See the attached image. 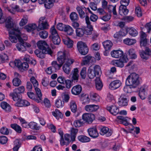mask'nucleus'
<instances>
[{"label":"nucleus","instance_id":"nucleus-1","mask_svg":"<svg viewBox=\"0 0 151 151\" xmlns=\"http://www.w3.org/2000/svg\"><path fill=\"white\" fill-rule=\"evenodd\" d=\"M6 26L9 31V39L12 43H16L18 40L19 42H22L23 35L20 32L18 27H13V20L11 17L7 19L6 21Z\"/></svg>","mask_w":151,"mask_h":151},{"label":"nucleus","instance_id":"nucleus-2","mask_svg":"<svg viewBox=\"0 0 151 151\" xmlns=\"http://www.w3.org/2000/svg\"><path fill=\"white\" fill-rule=\"evenodd\" d=\"M141 78L135 73H132L127 78L126 83L128 86L135 88L140 83Z\"/></svg>","mask_w":151,"mask_h":151},{"label":"nucleus","instance_id":"nucleus-3","mask_svg":"<svg viewBox=\"0 0 151 151\" xmlns=\"http://www.w3.org/2000/svg\"><path fill=\"white\" fill-rule=\"evenodd\" d=\"M101 74V70L100 66L99 65L91 66L88 70L87 74L89 78L92 79L94 78H99Z\"/></svg>","mask_w":151,"mask_h":151},{"label":"nucleus","instance_id":"nucleus-4","mask_svg":"<svg viewBox=\"0 0 151 151\" xmlns=\"http://www.w3.org/2000/svg\"><path fill=\"white\" fill-rule=\"evenodd\" d=\"M69 55L65 50L60 51L58 52L57 55V60L58 63L61 64L64 63L68 59H71L69 58Z\"/></svg>","mask_w":151,"mask_h":151},{"label":"nucleus","instance_id":"nucleus-5","mask_svg":"<svg viewBox=\"0 0 151 151\" xmlns=\"http://www.w3.org/2000/svg\"><path fill=\"white\" fill-rule=\"evenodd\" d=\"M27 40V36L26 35H24L23 38L22 40V42H19V43H17L16 45V47L19 51H24L26 50V47H31V45L29 43L24 41Z\"/></svg>","mask_w":151,"mask_h":151},{"label":"nucleus","instance_id":"nucleus-6","mask_svg":"<svg viewBox=\"0 0 151 151\" xmlns=\"http://www.w3.org/2000/svg\"><path fill=\"white\" fill-rule=\"evenodd\" d=\"M128 60L127 56L124 55L119 60H112L111 63L113 65L122 68L124 67V64L127 63Z\"/></svg>","mask_w":151,"mask_h":151},{"label":"nucleus","instance_id":"nucleus-7","mask_svg":"<svg viewBox=\"0 0 151 151\" xmlns=\"http://www.w3.org/2000/svg\"><path fill=\"white\" fill-rule=\"evenodd\" d=\"M52 51L51 49L49 47L42 50H36L35 51V53L37 57L41 58H44L45 57V55L47 54L52 56Z\"/></svg>","mask_w":151,"mask_h":151},{"label":"nucleus","instance_id":"nucleus-8","mask_svg":"<svg viewBox=\"0 0 151 151\" xmlns=\"http://www.w3.org/2000/svg\"><path fill=\"white\" fill-rule=\"evenodd\" d=\"M48 25L45 17H41L39 19L37 30L40 31L48 28Z\"/></svg>","mask_w":151,"mask_h":151},{"label":"nucleus","instance_id":"nucleus-9","mask_svg":"<svg viewBox=\"0 0 151 151\" xmlns=\"http://www.w3.org/2000/svg\"><path fill=\"white\" fill-rule=\"evenodd\" d=\"M77 47L79 52L82 55H85L88 52V48L86 45L82 41L77 42Z\"/></svg>","mask_w":151,"mask_h":151},{"label":"nucleus","instance_id":"nucleus-10","mask_svg":"<svg viewBox=\"0 0 151 151\" xmlns=\"http://www.w3.org/2000/svg\"><path fill=\"white\" fill-rule=\"evenodd\" d=\"M4 8L9 12L12 14H14L16 12H26V9L25 8H20L19 6L12 5L10 6V8H9L6 6H4Z\"/></svg>","mask_w":151,"mask_h":151},{"label":"nucleus","instance_id":"nucleus-11","mask_svg":"<svg viewBox=\"0 0 151 151\" xmlns=\"http://www.w3.org/2000/svg\"><path fill=\"white\" fill-rule=\"evenodd\" d=\"M74 62L73 59H68L64 63L63 69L64 72L67 74H69L70 72V66Z\"/></svg>","mask_w":151,"mask_h":151},{"label":"nucleus","instance_id":"nucleus-12","mask_svg":"<svg viewBox=\"0 0 151 151\" xmlns=\"http://www.w3.org/2000/svg\"><path fill=\"white\" fill-rule=\"evenodd\" d=\"M85 21L87 24V27H83L85 34L87 35H89L91 33L93 30V27L90 24L88 16H86L85 17Z\"/></svg>","mask_w":151,"mask_h":151},{"label":"nucleus","instance_id":"nucleus-13","mask_svg":"<svg viewBox=\"0 0 151 151\" xmlns=\"http://www.w3.org/2000/svg\"><path fill=\"white\" fill-rule=\"evenodd\" d=\"M95 118V115L92 114L85 113L82 116V119L83 121L88 123H91Z\"/></svg>","mask_w":151,"mask_h":151},{"label":"nucleus","instance_id":"nucleus-14","mask_svg":"<svg viewBox=\"0 0 151 151\" xmlns=\"http://www.w3.org/2000/svg\"><path fill=\"white\" fill-rule=\"evenodd\" d=\"M139 55L141 58L143 60H147L149 56L151 54L150 50L148 47L145 49V51L143 50H141L139 52Z\"/></svg>","mask_w":151,"mask_h":151},{"label":"nucleus","instance_id":"nucleus-15","mask_svg":"<svg viewBox=\"0 0 151 151\" xmlns=\"http://www.w3.org/2000/svg\"><path fill=\"white\" fill-rule=\"evenodd\" d=\"M118 103L119 105L121 106H127L128 101L127 96L124 94H122L119 98Z\"/></svg>","mask_w":151,"mask_h":151},{"label":"nucleus","instance_id":"nucleus-16","mask_svg":"<svg viewBox=\"0 0 151 151\" xmlns=\"http://www.w3.org/2000/svg\"><path fill=\"white\" fill-rule=\"evenodd\" d=\"M100 133L102 135L106 134V136H110L112 134V132L111 129L106 127H101L100 128Z\"/></svg>","mask_w":151,"mask_h":151},{"label":"nucleus","instance_id":"nucleus-17","mask_svg":"<svg viewBox=\"0 0 151 151\" xmlns=\"http://www.w3.org/2000/svg\"><path fill=\"white\" fill-rule=\"evenodd\" d=\"M148 90L147 87L145 86H142L139 93V96L142 100H144L146 98V94Z\"/></svg>","mask_w":151,"mask_h":151},{"label":"nucleus","instance_id":"nucleus-18","mask_svg":"<svg viewBox=\"0 0 151 151\" xmlns=\"http://www.w3.org/2000/svg\"><path fill=\"white\" fill-rule=\"evenodd\" d=\"M78 70L77 68H74L72 71L70 76L73 81L77 82L79 78Z\"/></svg>","mask_w":151,"mask_h":151},{"label":"nucleus","instance_id":"nucleus-19","mask_svg":"<svg viewBox=\"0 0 151 151\" xmlns=\"http://www.w3.org/2000/svg\"><path fill=\"white\" fill-rule=\"evenodd\" d=\"M82 88L81 86L79 85H77L73 86L71 90L72 94L74 95H78L81 92Z\"/></svg>","mask_w":151,"mask_h":151},{"label":"nucleus","instance_id":"nucleus-20","mask_svg":"<svg viewBox=\"0 0 151 151\" xmlns=\"http://www.w3.org/2000/svg\"><path fill=\"white\" fill-rule=\"evenodd\" d=\"M123 54V52L121 50H113L111 52V56L115 58L122 57L124 55Z\"/></svg>","mask_w":151,"mask_h":151},{"label":"nucleus","instance_id":"nucleus-21","mask_svg":"<svg viewBox=\"0 0 151 151\" xmlns=\"http://www.w3.org/2000/svg\"><path fill=\"white\" fill-rule=\"evenodd\" d=\"M99 107V106L98 105L91 104L86 105L85 107V109L87 112H92L97 111Z\"/></svg>","mask_w":151,"mask_h":151},{"label":"nucleus","instance_id":"nucleus-22","mask_svg":"<svg viewBox=\"0 0 151 151\" xmlns=\"http://www.w3.org/2000/svg\"><path fill=\"white\" fill-rule=\"evenodd\" d=\"M122 83L119 80H116L112 82L109 85V88L112 90L118 88L121 85Z\"/></svg>","mask_w":151,"mask_h":151},{"label":"nucleus","instance_id":"nucleus-23","mask_svg":"<svg viewBox=\"0 0 151 151\" xmlns=\"http://www.w3.org/2000/svg\"><path fill=\"white\" fill-rule=\"evenodd\" d=\"M106 109L111 114L114 115L117 114L119 112L118 108L115 105L107 106Z\"/></svg>","mask_w":151,"mask_h":151},{"label":"nucleus","instance_id":"nucleus-24","mask_svg":"<svg viewBox=\"0 0 151 151\" xmlns=\"http://www.w3.org/2000/svg\"><path fill=\"white\" fill-rule=\"evenodd\" d=\"M15 106L19 107L27 106L30 105V103L27 100H22L20 98L17 101Z\"/></svg>","mask_w":151,"mask_h":151},{"label":"nucleus","instance_id":"nucleus-25","mask_svg":"<svg viewBox=\"0 0 151 151\" xmlns=\"http://www.w3.org/2000/svg\"><path fill=\"white\" fill-rule=\"evenodd\" d=\"M94 60L93 57L89 55H88L83 59L81 65H83L90 63H91Z\"/></svg>","mask_w":151,"mask_h":151},{"label":"nucleus","instance_id":"nucleus-26","mask_svg":"<svg viewBox=\"0 0 151 151\" xmlns=\"http://www.w3.org/2000/svg\"><path fill=\"white\" fill-rule=\"evenodd\" d=\"M37 26L36 24L32 23L26 25L24 27V29H25L28 32H32L37 29Z\"/></svg>","mask_w":151,"mask_h":151},{"label":"nucleus","instance_id":"nucleus-27","mask_svg":"<svg viewBox=\"0 0 151 151\" xmlns=\"http://www.w3.org/2000/svg\"><path fill=\"white\" fill-rule=\"evenodd\" d=\"M127 32L125 30L122 29L119 31L116 32L114 35V37L116 39H118L122 37L125 36Z\"/></svg>","mask_w":151,"mask_h":151},{"label":"nucleus","instance_id":"nucleus-28","mask_svg":"<svg viewBox=\"0 0 151 151\" xmlns=\"http://www.w3.org/2000/svg\"><path fill=\"white\" fill-rule=\"evenodd\" d=\"M88 132L89 135L91 137L96 138L98 136L99 133L95 128H89L88 130Z\"/></svg>","mask_w":151,"mask_h":151},{"label":"nucleus","instance_id":"nucleus-29","mask_svg":"<svg viewBox=\"0 0 151 151\" xmlns=\"http://www.w3.org/2000/svg\"><path fill=\"white\" fill-rule=\"evenodd\" d=\"M127 54L130 58L132 59H135L137 57L134 49L132 48L127 51Z\"/></svg>","mask_w":151,"mask_h":151},{"label":"nucleus","instance_id":"nucleus-30","mask_svg":"<svg viewBox=\"0 0 151 151\" xmlns=\"http://www.w3.org/2000/svg\"><path fill=\"white\" fill-rule=\"evenodd\" d=\"M78 131L77 129L71 128L70 129L71 134V141L74 142L75 141L76 138Z\"/></svg>","mask_w":151,"mask_h":151},{"label":"nucleus","instance_id":"nucleus-31","mask_svg":"<svg viewBox=\"0 0 151 151\" xmlns=\"http://www.w3.org/2000/svg\"><path fill=\"white\" fill-rule=\"evenodd\" d=\"M126 31L132 37H136L138 35L137 31L133 27H127L126 28Z\"/></svg>","mask_w":151,"mask_h":151},{"label":"nucleus","instance_id":"nucleus-32","mask_svg":"<svg viewBox=\"0 0 151 151\" xmlns=\"http://www.w3.org/2000/svg\"><path fill=\"white\" fill-rule=\"evenodd\" d=\"M81 99L83 104H88L90 101L88 95L87 94H82L81 96Z\"/></svg>","mask_w":151,"mask_h":151},{"label":"nucleus","instance_id":"nucleus-33","mask_svg":"<svg viewBox=\"0 0 151 151\" xmlns=\"http://www.w3.org/2000/svg\"><path fill=\"white\" fill-rule=\"evenodd\" d=\"M129 12V10L127 9L126 7L120 6L119 8V14L122 16L127 15Z\"/></svg>","mask_w":151,"mask_h":151},{"label":"nucleus","instance_id":"nucleus-34","mask_svg":"<svg viewBox=\"0 0 151 151\" xmlns=\"http://www.w3.org/2000/svg\"><path fill=\"white\" fill-rule=\"evenodd\" d=\"M103 46L104 48L106 50H110L113 46V43L112 42L109 40H106L102 43Z\"/></svg>","mask_w":151,"mask_h":151},{"label":"nucleus","instance_id":"nucleus-35","mask_svg":"<svg viewBox=\"0 0 151 151\" xmlns=\"http://www.w3.org/2000/svg\"><path fill=\"white\" fill-rule=\"evenodd\" d=\"M52 114L57 120L62 118V114L58 109H56L54 111L52 112Z\"/></svg>","mask_w":151,"mask_h":151},{"label":"nucleus","instance_id":"nucleus-36","mask_svg":"<svg viewBox=\"0 0 151 151\" xmlns=\"http://www.w3.org/2000/svg\"><path fill=\"white\" fill-rule=\"evenodd\" d=\"M63 42L65 45L68 48L72 47L73 45V41L68 37L63 39Z\"/></svg>","mask_w":151,"mask_h":151},{"label":"nucleus","instance_id":"nucleus-37","mask_svg":"<svg viewBox=\"0 0 151 151\" xmlns=\"http://www.w3.org/2000/svg\"><path fill=\"white\" fill-rule=\"evenodd\" d=\"M1 107L5 111L9 112L11 111V107L9 104L5 101L1 102Z\"/></svg>","mask_w":151,"mask_h":151},{"label":"nucleus","instance_id":"nucleus-38","mask_svg":"<svg viewBox=\"0 0 151 151\" xmlns=\"http://www.w3.org/2000/svg\"><path fill=\"white\" fill-rule=\"evenodd\" d=\"M77 139L79 141L82 143L88 142L90 141L89 137L83 135L78 136Z\"/></svg>","mask_w":151,"mask_h":151},{"label":"nucleus","instance_id":"nucleus-39","mask_svg":"<svg viewBox=\"0 0 151 151\" xmlns=\"http://www.w3.org/2000/svg\"><path fill=\"white\" fill-rule=\"evenodd\" d=\"M69 105L71 111L73 113H76L77 110V106L76 101L73 100H71Z\"/></svg>","mask_w":151,"mask_h":151},{"label":"nucleus","instance_id":"nucleus-40","mask_svg":"<svg viewBox=\"0 0 151 151\" xmlns=\"http://www.w3.org/2000/svg\"><path fill=\"white\" fill-rule=\"evenodd\" d=\"M90 98L91 100L93 101L98 102L100 101V97L97 94L91 93H90Z\"/></svg>","mask_w":151,"mask_h":151},{"label":"nucleus","instance_id":"nucleus-41","mask_svg":"<svg viewBox=\"0 0 151 151\" xmlns=\"http://www.w3.org/2000/svg\"><path fill=\"white\" fill-rule=\"evenodd\" d=\"M136 40L135 39L126 38L123 40L124 43L127 45H134L136 42Z\"/></svg>","mask_w":151,"mask_h":151},{"label":"nucleus","instance_id":"nucleus-42","mask_svg":"<svg viewBox=\"0 0 151 151\" xmlns=\"http://www.w3.org/2000/svg\"><path fill=\"white\" fill-rule=\"evenodd\" d=\"M29 128L33 129L39 130L41 129V127L38 125L36 123L31 122L29 123Z\"/></svg>","mask_w":151,"mask_h":151},{"label":"nucleus","instance_id":"nucleus-43","mask_svg":"<svg viewBox=\"0 0 151 151\" xmlns=\"http://www.w3.org/2000/svg\"><path fill=\"white\" fill-rule=\"evenodd\" d=\"M27 95L30 99L34 100L37 103H40L37 96L32 92H27Z\"/></svg>","mask_w":151,"mask_h":151},{"label":"nucleus","instance_id":"nucleus-44","mask_svg":"<svg viewBox=\"0 0 151 151\" xmlns=\"http://www.w3.org/2000/svg\"><path fill=\"white\" fill-rule=\"evenodd\" d=\"M108 9L110 12L112 11L114 15V18L115 19H117L119 18L117 15V13L116 11V6H113L109 5L108 6Z\"/></svg>","mask_w":151,"mask_h":151},{"label":"nucleus","instance_id":"nucleus-45","mask_svg":"<svg viewBox=\"0 0 151 151\" xmlns=\"http://www.w3.org/2000/svg\"><path fill=\"white\" fill-rule=\"evenodd\" d=\"M64 31L68 35H72L74 32V30L72 28L68 25H66Z\"/></svg>","mask_w":151,"mask_h":151},{"label":"nucleus","instance_id":"nucleus-46","mask_svg":"<svg viewBox=\"0 0 151 151\" xmlns=\"http://www.w3.org/2000/svg\"><path fill=\"white\" fill-rule=\"evenodd\" d=\"M9 95L13 100L15 101H17L20 98V94L17 92H15L14 90L13 92L10 93Z\"/></svg>","mask_w":151,"mask_h":151},{"label":"nucleus","instance_id":"nucleus-47","mask_svg":"<svg viewBox=\"0 0 151 151\" xmlns=\"http://www.w3.org/2000/svg\"><path fill=\"white\" fill-rule=\"evenodd\" d=\"M95 84L96 88L97 90H100L102 89L103 87V84L100 80L99 78L98 77L96 78L95 80Z\"/></svg>","mask_w":151,"mask_h":151},{"label":"nucleus","instance_id":"nucleus-48","mask_svg":"<svg viewBox=\"0 0 151 151\" xmlns=\"http://www.w3.org/2000/svg\"><path fill=\"white\" fill-rule=\"evenodd\" d=\"M34 88L35 91L36 92L37 95V97L38 98L39 101H40V103H42V94L40 88H37V87H34Z\"/></svg>","mask_w":151,"mask_h":151},{"label":"nucleus","instance_id":"nucleus-49","mask_svg":"<svg viewBox=\"0 0 151 151\" xmlns=\"http://www.w3.org/2000/svg\"><path fill=\"white\" fill-rule=\"evenodd\" d=\"M59 64H58L56 61H53L51 63V65L54 68V70L55 72L56 70H58L60 69V68L62 66L63 64H61L60 63H59Z\"/></svg>","mask_w":151,"mask_h":151},{"label":"nucleus","instance_id":"nucleus-50","mask_svg":"<svg viewBox=\"0 0 151 151\" xmlns=\"http://www.w3.org/2000/svg\"><path fill=\"white\" fill-rule=\"evenodd\" d=\"M47 45V43L44 41L40 40L37 42V45L39 49L42 50L44 49H47L45 46Z\"/></svg>","mask_w":151,"mask_h":151},{"label":"nucleus","instance_id":"nucleus-51","mask_svg":"<svg viewBox=\"0 0 151 151\" xmlns=\"http://www.w3.org/2000/svg\"><path fill=\"white\" fill-rule=\"evenodd\" d=\"M28 17L27 15H24L19 22V24L20 26H23L25 25L28 20Z\"/></svg>","mask_w":151,"mask_h":151},{"label":"nucleus","instance_id":"nucleus-52","mask_svg":"<svg viewBox=\"0 0 151 151\" xmlns=\"http://www.w3.org/2000/svg\"><path fill=\"white\" fill-rule=\"evenodd\" d=\"M55 0H46L45 4V7L47 9H49L52 6Z\"/></svg>","mask_w":151,"mask_h":151},{"label":"nucleus","instance_id":"nucleus-53","mask_svg":"<svg viewBox=\"0 0 151 151\" xmlns=\"http://www.w3.org/2000/svg\"><path fill=\"white\" fill-rule=\"evenodd\" d=\"M21 146L20 141L18 139L16 140L14 142V147L13 150L14 151H18Z\"/></svg>","mask_w":151,"mask_h":151},{"label":"nucleus","instance_id":"nucleus-54","mask_svg":"<svg viewBox=\"0 0 151 151\" xmlns=\"http://www.w3.org/2000/svg\"><path fill=\"white\" fill-rule=\"evenodd\" d=\"M55 106L58 108H61L64 106V103L59 98L57 99L55 102Z\"/></svg>","mask_w":151,"mask_h":151},{"label":"nucleus","instance_id":"nucleus-55","mask_svg":"<svg viewBox=\"0 0 151 151\" xmlns=\"http://www.w3.org/2000/svg\"><path fill=\"white\" fill-rule=\"evenodd\" d=\"M11 127L17 132L21 133L22 132L21 127L17 124H13L11 125Z\"/></svg>","mask_w":151,"mask_h":151},{"label":"nucleus","instance_id":"nucleus-56","mask_svg":"<svg viewBox=\"0 0 151 151\" xmlns=\"http://www.w3.org/2000/svg\"><path fill=\"white\" fill-rule=\"evenodd\" d=\"M76 9L79 14L80 17L81 18H84L85 17V14L82 9L81 7L78 6L76 7Z\"/></svg>","mask_w":151,"mask_h":151},{"label":"nucleus","instance_id":"nucleus-57","mask_svg":"<svg viewBox=\"0 0 151 151\" xmlns=\"http://www.w3.org/2000/svg\"><path fill=\"white\" fill-rule=\"evenodd\" d=\"M19 119L23 127L29 128V123H28L24 119L22 118H19Z\"/></svg>","mask_w":151,"mask_h":151},{"label":"nucleus","instance_id":"nucleus-58","mask_svg":"<svg viewBox=\"0 0 151 151\" xmlns=\"http://www.w3.org/2000/svg\"><path fill=\"white\" fill-rule=\"evenodd\" d=\"M80 74L82 79H85L87 75L86 68V67H83L82 68L80 72Z\"/></svg>","mask_w":151,"mask_h":151},{"label":"nucleus","instance_id":"nucleus-59","mask_svg":"<svg viewBox=\"0 0 151 151\" xmlns=\"http://www.w3.org/2000/svg\"><path fill=\"white\" fill-rule=\"evenodd\" d=\"M53 42L54 44L58 45L60 42V39L59 36H54L51 37Z\"/></svg>","mask_w":151,"mask_h":151},{"label":"nucleus","instance_id":"nucleus-60","mask_svg":"<svg viewBox=\"0 0 151 151\" xmlns=\"http://www.w3.org/2000/svg\"><path fill=\"white\" fill-rule=\"evenodd\" d=\"M14 90L15 92H17L20 94L24 93L25 91V88L24 86H21L16 88Z\"/></svg>","mask_w":151,"mask_h":151},{"label":"nucleus","instance_id":"nucleus-61","mask_svg":"<svg viewBox=\"0 0 151 151\" xmlns=\"http://www.w3.org/2000/svg\"><path fill=\"white\" fill-rule=\"evenodd\" d=\"M83 28H78L76 29V34L77 36L79 37L83 36L85 34Z\"/></svg>","mask_w":151,"mask_h":151},{"label":"nucleus","instance_id":"nucleus-62","mask_svg":"<svg viewBox=\"0 0 151 151\" xmlns=\"http://www.w3.org/2000/svg\"><path fill=\"white\" fill-rule=\"evenodd\" d=\"M50 32L51 34L50 37H52L54 36H59L57 31L54 26L52 27L50 29Z\"/></svg>","mask_w":151,"mask_h":151},{"label":"nucleus","instance_id":"nucleus-63","mask_svg":"<svg viewBox=\"0 0 151 151\" xmlns=\"http://www.w3.org/2000/svg\"><path fill=\"white\" fill-rule=\"evenodd\" d=\"M70 18L72 21L77 20L78 19V14L75 12L71 13L70 15Z\"/></svg>","mask_w":151,"mask_h":151},{"label":"nucleus","instance_id":"nucleus-64","mask_svg":"<svg viewBox=\"0 0 151 151\" xmlns=\"http://www.w3.org/2000/svg\"><path fill=\"white\" fill-rule=\"evenodd\" d=\"M40 37L42 39L46 38L48 36V32L46 31L43 30L40 32L39 33Z\"/></svg>","mask_w":151,"mask_h":151}]
</instances>
